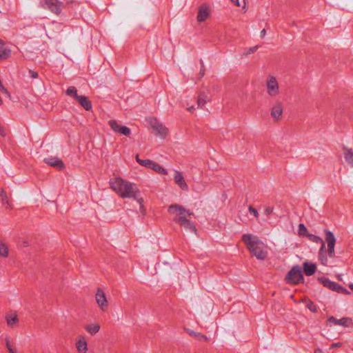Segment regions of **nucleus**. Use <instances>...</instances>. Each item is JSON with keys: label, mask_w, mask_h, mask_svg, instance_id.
I'll use <instances>...</instances> for the list:
<instances>
[{"label": "nucleus", "mask_w": 353, "mask_h": 353, "mask_svg": "<svg viewBox=\"0 0 353 353\" xmlns=\"http://www.w3.org/2000/svg\"><path fill=\"white\" fill-rule=\"evenodd\" d=\"M168 212L170 214H176L173 221L181 227H183L186 231L196 233L197 230L195 225L187 219V216H194V213L189 210L185 209L179 204H172L168 206Z\"/></svg>", "instance_id": "obj_2"}, {"label": "nucleus", "mask_w": 353, "mask_h": 353, "mask_svg": "<svg viewBox=\"0 0 353 353\" xmlns=\"http://www.w3.org/2000/svg\"><path fill=\"white\" fill-rule=\"evenodd\" d=\"M327 252L325 250V245L323 243L319 251V259L321 264L326 265L327 263Z\"/></svg>", "instance_id": "obj_20"}, {"label": "nucleus", "mask_w": 353, "mask_h": 353, "mask_svg": "<svg viewBox=\"0 0 353 353\" xmlns=\"http://www.w3.org/2000/svg\"><path fill=\"white\" fill-rule=\"evenodd\" d=\"M29 75L31 78L32 79H37L39 77V74L36 71H34V70H29Z\"/></svg>", "instance_id": "obj_40"}, {"label": "nucleus", "mask_w": 353, "mask_h": 353, "mask_svg": "<svg viewBox=\"0 0 353 353\" xmlns=\"http://www.w3.org/2000/svg\"><path fill=\"white\" fill-rule=\"evenodd\" d=\"M334 292L342 294H350V292L348 291L346 288L341 285L340 284H337L336 288H335Z\"/></svg>", "instance_id": "obj_31"}, {"label": "nucleus", "mask_w": 353, "mask_h": 353, "mask_svg": "<svg viewBox=\"0 0 353 353\" xmlns=\"http://www.w3.org/2000/svg\"><path fill=\"white\" fill-rule=\"evenodd\" d=\"M0 200L1 201L3 205H4L5 207L8 208L10 206L8 196L5 191L2 194H1Z\"/></svg>", "instance_id": "obj_32"}, {"label": "nucleus", "mask_w": 353, "mask_h": 353, "mask_svg": "<svg viewBox=\"0 0 353 353\" xmlns=\"http://www.w3.org/2000/svg\"><path fill=\"white\" fill-rule=\"evenodd\" d=\"M0 44L5 45V42L2 39H0Z\"/></svg>", "instance_id": "obj_50"}, {"label": "nucleus", "mask_w": 353, "mask_h": 353, "mask_svg": "<svg viewBox=\"0 0 353 353\" xmlns=\"http://www.w3.org/2000/svg\"><path fill=\"white\" fill-rule=\"evenodd\" d=\"M207 101V95L205 93H200L197 99V105L203 108Z\"/></svg>", "instance_id": "obj_25"}, {"label": "nucleus", "mask_w": 353, "mask_h": 353, "mask_svg": "<svg viewBox=\"0 0 353 353\" xmlns=\"http://www.w3.org/2000/svg\"><path fill=\"white\" fill-rule=\"evenodd\" d=\"M110 188L117 192L121 198H132L139 203H143V198L140 197V191L133 187V184L121 177L111 179L109 181Z\"/></svg>", "instance_id": "obj_1"}, {"label": "nucleus", "mask_w": 353, "mask_h": 353, "mask_svg": "<svg viewBox=\"0 0 353 353\" xmlns=\"http://www.w3.org/2000/svg\"><path fill=\"white\" fill-rule=\"evenodd\" d=\"M39 6L43 9L50 10L56 15H60L63 8V3L59 0H40Z\"/></svg>", "instance_id": "obj_5"}, {"label": "nucleus", "mask_w": 353, "mask_h": 353, "mask_svg": "<svg viewBox=\"0 0 353 353\" xmlns=\"http://www.w3.org/2000/svg\"><path fill=\"white\" fill-rule=\"evenodd\" d=\"M316 264L314 263L305 261L303 263V272L306 276H312L316 271Z\"/></svg>", "instance_id": "obj_13"}, {"label": "nucleus", "mask_w": 353, "mask_h": 353, "mask_svg": "<svg viewBox=\"0 0 353 353\" xmlns=\"http://www.w3.org/2000/svg\"><path fill=\"white\" fill-rule=\"evenodd\" d=\"M318 281L325 288L334 291L335 288H336L337 283L331 281L327 277H319Z\"/></svg>", "instance_id": "obj_17"}, {"label": "nucleus", "mask_w": 353, "mask_h": 353, "mask_svg": "<svg viewBox=\"0 0 353 353\" xmlns=\"http://www.w3.org/2000/svg\"><path fill=\"white\" fill-rule=\"evenodd\" d=\"M349 288H350L351 290H353V283H350V284L349 285Z\"/></svg>", "instance_id": "obj_49"}, {"label": "nucleus", "mask_w": 353, "mask_h": 353, "mask_svg": "<svg viewBox=\"0 0 353 353\" xmlns=\"http://www.w3.org/2000/svg\"><path fill=\"white\" fill-rule=\"evenodd\" d=\"M6 320L8 325L13 326L18 321V318L17 315L9 316L6 317Z\"/></svg>", "instance_id": "obj_33"}, {"label": "nucleus", "mask_w": 353, "mask_h": 353, "mask_svg": "<svg viewBox=\"0 0 353 353\" xmlns=\"http://www.w3.org/2000/svg\"><path fill=\"white\" fill-rule=\"evenodd\" d=\"M307 237L308 238V239L314 243H321V245H323V243H325V242L323 241V240L319 236L316 235V234H308Z\"/></svg>", "instance_id": "obj_27"}, {"label": "nucleus", "mask_w": 353, "mask_h": 353, "mask_svg": "<svg viewBox=\"0 0 353 353\" xmlns=\"http://www.w3.org/2000/svg\"><path fill=\"white\" fill-rule=\"evenodd\" d=\"M6 347L8 348L10 353H15L14 350L12 347L10 342V339L8 337L6 338Z\"/></svg>", "instance_id": "obj_38"}, {"label": "nucleus", "mask_w": 353, "mask_h": 353, "mask_svg": "<svg viewBox=\"0 0 353 353\" xmlns=\"http://www.w3.org/2000/svg\"><path fill=\"white\" fill-rule=\"evenodd\" d=\"M298 234L299 236H307L308 230L303 223H300L298 227Z\"/></svg>", "instance_id": "obj_29"}, {"label": "nucleus", "mask_w": 353, "mask_h": 353, "mask_svg": "<svg viewBox=\"0 0 353 353\" xmlns=\"http://www.w3.org/2000/svg\"><path fill=\"white\" fill-rule=\"evenodd\" d=\"M4 45L0 44V60L8 59L11 54L10 48H3Z\"/></svg>", "instance_id": "obj_23"}, {"label": "nucleus", "mask_w": 353, "mask_h": 353, "mask_svg": "<svg viewBox=\"0 0 353 353\" xmlns=\"http://www.w3.org/2000/svg\"><path fill=\"white\" fill-rule=\"evenodd\" d=\"M285 281L291 285H298L304 282V276L301 268L298 265H294L285 276Z\"/></svg>", "instance_id": "obj_4"}, {"label": "nucleus", "mask_w": 353, "mask_h": 353, "mask_svg": "<svg viewBox=\"0 0 353 353\" xmlns=\"http://www.w3.org/2000/svg\"><path fill=\"white\" fill-rule=\"evenodd\" d=\"M150 168L159 174H161L163 175L168 174V172L165 168H163L159 163H156L154 161L152 162V165L150 166Z\"/></svg>", "instance_id": "obj_22"}, {"label": "nucleus", "mask_w": 353, "mask_h": 353, "mask_svg": "<svg viewBox=\"0 0 353 353\" xmlns=\"http://www.w3.org/2000/svg\"><path fill=\"white\" fill-rule=\"evenodd\" d=\"M258 48H259V46H255L254 47L250 48L248 51L247 52L246 54H250L255 52L256 51V50L258 49Z\"/></svg>", "instance_id": "obj_42"}, {"label": "nucleus", "mask_w": 353, "mask_h": 353, "mask_svg": "<svg viewBox=\"0 0 353 353\" xmlns=\"http://www.w3.org/2000/svg\"><path fill=\"white\" fill-rule=\"evenodd\" d=\"M306 306L311 312L314 313L317 312V307L312 301H309L307 303Z\"/></svg>", "instance_id": "obj_36"}, {"label": "nucleus", "mask_w": 353, "mask_h": 353, "mask_svg": "<svg viewBox=\"0 0 353 353\" xmlns=\"http://www.w3.org/2000/svg\"><path fill=\"white\" fill-rule=\"evenodd\" d=\"M342 345V343L338 342V343H334L331 345L330 349H334L336 347H339Z\"/></svg>", "instance_id": "obj_45"}, {"label": "nucleus", "mask_w": 353, "mask_h": 353, "mask_svg": "<svg viewBox=\"0 0 353 353\" xmlns=\"http://www.w3.org/2000/svg\"><path fill=\"white\" fill-rule=\"evenodd\" d=\"M3 103V101L1 99V98L0 97V105Z\"/></svg>", "instance_id": "obj_53"}, {"label": "nucleus", "mask_w": 353, "mask_h": 353, "mask_svg": "<svg viewBox=\"0 0 353 353\" xmlns=\"http://www.w3.org/2000/svg\"><path fill=\"white\" fill-rule=\"evenodd\" d=\"M65 93L68 96L72 97L75 100L79 97L77 94V89L74 86L68 87Z\"/></svg>", "instance_id": "obj_26"}, {"label": "nucleus", "mask_w": 353, "mask_h": 353, "mask_svg": "<svg viewBox=\"0 0 353 353\" xmlns=\"http://www.w3.org/2000/svg\"><path fill=\"white\" fill-rule=\"evenodd\" d=\"M233 3H235L236 6H240V3H239V0H231Z\"/></svg>", "instance_id": "obj_47"}, {"label": "nucleus", "mask_w": 353, "mask_h": 353, "mask_svg": "<svg viewBox=\"0 0 353 353\" xmlns=\"http://www.w3.org/2000/svg\"><path fill=\"white\" fill-rule=\"evenodd\" d=\"M243 241L250 252L257 259L264 260L267 256V252L263 249V243L258 237L252 234H245L242 236Z\"/></svg>", "instance_id": "obj_3"}, {"label": "nucleus", "mask_w": 353, "mask_h": 353, "mask_svg": "<svg viewBox=\"0 0 353 353\" xmlns=\"http://www.w3.org/2000/svg\"><path fill=\"white\" fill-rule=\"evenodd\" d=\"M85 110L90 111L92 110V105L91 101L86 96L79 95L76 100Z\"/></svg>", "instance_id": "obj_16"}, {"label": "nucleus", "mask_w": 353, "mask_h": 353, "mask_svg": "<svg viewBox=\"0 0 353 353\" xmlns=\"http://www.w3.org/2000/svg\"><path fill=\"white\" fill-rule=\"evenodd\" d=\"M337 325L343 326L345 327H352L353 326V321L351 318L343 317L338 320Z\"/></svg>", "instance_id": "obj_21"}, {"label": "nucleus", "mask_w": 353, "mask_h": 353, "mask_svg": "<svg viewBox=\"0 0 353 353\" xmlns=\"http://www.w3.org/2000/svg\"><path fill=\"white\" fill-rule=\"evenodd\" d=\"M188 333L190 336L197 338L199 340L208 341V337L205 335L201 334L200 332L188 330Z\"/></svg>", "instance_id": "obj_30"}, {"label": "nucleus", "mask_w": 353, "mask_h": 353, "mask_svg": "<svg viewBox=\"0 0 353 353\" xmlns=\"http://www.w3.org/2000/svg\"><path fill=\"white\" fill-rule=\"evenodd\" d=\"M344 158L345 161L353 167V150L346 146L343 147Z\"/></svg>", "instance_id": "obj_19"}, {"label": "nucleus", "mask_w": 353, "mask_h": 353, "mask_svg": "<svg viewBox=\"0 0 353 353\" xmlns=\"http://www.w3.org/2000/svg\"><path fill=\"white\" fill-rule=\"evenodd\" d=\"M267 92L271 97H276L279 94V84L274 77H270L267 81Z\"/></svg>", "instance_id": "obj_9"}, {"label": "nucleus", "mask_w": 353, "mask_h": 353, "mask_svg": "<svg viewBox=\"0 0 353 353\" xmlns=\"http://www.w3.org/2000/svg\"><path fill=\"white\" fill-rule=\"evenodd\" d=\"M63 8H75L79 6V3L75 1H67L65 3H63Z\"/></svg>", "instance_id": "obj_35"}, {"label": "nucleus", "mask_w": 353, "mask_h": 353, "mask_svg": "<svg viewBox=\"0 0 353 353\" xmlns=\"http://www.w3.org/2000/svg\"><path fill=\"white\" fill-rule=\"evenodd\" d=\"M325 239L327 244V254L330 258L335 257L334 246L336 244V238L334 233L327 229L324 230Z\"/></svg>", "instance_id": "obj_6"}, {"label": "nucleus", "mask_w": 353, "mask_h": 353, "mask_svg": "<svg viewBox=\"0 0 353 353\" xmlns=\"http://www.w3.org/2000/svg\"><path fill=\"white\" fill-rule=\"evenodd\" d=\"M200 64H201V69L199 71V77H200V79H201L202 77H204L205 72V65H204V63H203V61L202 59L200 60Z\"/></svg>", "instance_id": "obj_37"}, {"label": "nucleus", "mask_w": 353, "mask_h": 353, "mask_svg": "<svg viewBox=\"0 0 353 353\" xmlns=\"http://www.w3.org/2000/svg\"><path fill=\"white\" fill-rule=\"evenodd\" d=\"M85 329L91 335H94V334H97L99 331L100 325H98V324L87 325L85 327Z\"/></svg>", "instance_id": "obj_24"}, {"label": "nucleus", "mask_w": 353, "mask_h": 353, "mask_svg": "<svg viewBox=\"0 0 353 353\" xmlns=\"http://www.w3.org/2000/svg\"><path fill=\"white\" fill-rule=\"evenodd\" d=\"M43 161L48 165L57 168L58 170H63L65 168L64 163L58 157H49L45 158Z\"/></svg>", "instance_id": "obj_11"}, {"label": "nucleus", "mask_w": 353, "mask_h": 353, "mask_svg": "<svg viewBox=\"0 0 353 353\" xmlns=\"http://www.w3.org/2000/svg\"><path fill=\"white\" fill-rule=\"evenodd\" d=\"M210 15L209 7L207 4L203 3L199 8L197 14V21L199 22L205 21Z\"/></svg>", "instance_id": "obj_12"}, {"label": "nucleus", "mask_w": 353, "mask_h": 353, "mask_svg": "<svg viewBox=\"0 0 353 353\" xmlns=\"http://www.w3.org/2000/svg\"><path fill=\"white\" fill-rule=\"evenodd\" d=\"M0 256L7 257L8 256V248L7 245L0 240Z\"/></svg>", "instance_id": "obj_28"}, {"label": "nucleus", "mask_w": 353, "mask_h": 353, "mask_svg": "<svg viewBox=\"0 0 353 353\" xmlns=\"http://www.w3.org/2000/svg\"><path fill=\"white\" fill-rule=\"evenodd\" d=\"M95 299L99 307L105 311L108 308V301L105 292L101 288H98L96 292Z\"/></svg>", "instance_id": "obj_10"}, {"label": "nucleus", "mask_w": 353, "mask_h": 353, "mask_svg": "<svg viewBox=\"0 0 353 353\" xmlns=\"http://www.w3.org/2000/svg\"><path fill=\"white\" fill-rule=\"evenodd\" d=\"M274 208L273 207H267L265 210L264 213L266 216H269L270 214L273 212Z\"/></svg>", "instance_id": "obj_41"}, {"label": "nucleus", "mask_w": 353, "mask_h": 353, "mask_svg": "<svg viewBox=\"0 0 353 353\" xmlns=\"http://www.w3.org/2000/svg\"><path fill=\"white\" fill-rule=\"evenodd\" d=\"M321 352H322V351L320 349H317L315 350V353H321Z\"/></svg>", "instance_id": "obj_48"}, {"label": "nucleus", "mask_w": 353, "mask_h": 353, "mask_svg": "<svg viewBox=\"0 0 353 353\" xmlns=\"http://www.w3.org/2000/svg\"><path fill=\"white\" fill-rule=\"evenodd\" d=\"M339 319H336L334 316H331L327 319V321L329 323H333L334 325H337V321Z\"/></svg>", "instance_id": "obj_43"}, {"label": "nucleus", "mask_w": 353, "mask_h": 353, "mask_svg": "<svg viewBox=\"0 0 353 353\" xmlns=\"http://www.w3.org/2000/svg\"><path fill=\"white\" fill-rule=\"evenodd\" d=\"M193 109H194V107H193V106H192V107H190L188 110H189L190 111H192Z\"/></svg>", "instance_id": "obj_52"}, {"label": "nucleus", "mask_w": 353, "mask_h": 353, "mask_svg": "<svg viewBox=\"0 0 353 353\" xmlns=\"http://www.w3.org/2000/svg\"><path fill=\"white\" fill-rule=\"evenodd\" d=\"M174 181L175 183L179 186V188L183 190H188V185H187L183 176L181 172L179 171H175L174 172Z\"/></svg>", "instance_id": "obj_14"}, {"label": "nucleus", "mask_w": 353, "mask_h": 353, "mask_svg": "<svg viewBox=\"0 0 353 353\" xmlns=\"http://www.w3.org/2000/svg\"><path fill=\"white\" fill-rule=\"evenodd\" d=\"M0 135L3 137H6V133L4 127L0 123Z\"/></svg>", "instance_id": "obj_44"}, {"label": "nucleus", "mask_w": 353, "mask_h": 353, "mask_svg": "<svg viewBox=\"0 0 353 353\" xmlns=\"http://www.w3.org/2000/svg\"><path fill=\"white\" fill-rule=\"evenodd\" d=\"M248 210H249V212H250L251 214H252L254 215V217L257 218V217L259 216V212H258L257 210H256V209H255L254 207H252V206H251V205H250V206L249 207V209H248Z\"/></svg>", "instance_id": "obj_39"}, {"label": "nucleus", "mask_w": 353, "mask_h": 353, "mask_svg": "<svg viewBox=\"0 0 353 353\" xmlns=\"http://www.w3.org/2000/svg\"><path fill=\"white\" fill-rule=\"evenodd\" d=\"M283 112V107L281 102H277L271 110V116L276 121H279L281 119Z\"/></svg>", "instance_id": "obj_15"}, {"label": "nucleus", "mask_w": 353, "mask_h": 353, "mask_svg": "<svg viewBox=\"0 0 353 353\" xmlns=\"http://www.w3.org/2000/svg\"><path fill=\"white\" fill-rule=\"evenodd\" d=\"M108 124L114 132L119 133L126 137H129L131 134V130L128 127L119 125L115 120L108 121Z\"/></svg>", "instance_id": "obj_7"}, {"label": "nucleus", "mask_w": 353, "mask_h": 353, "mask_svg": "<svg viewBox=\"0 0 353 353\" xmlns=\"http://www.w3.org/2000/svg\"><path fill=\"white\" fill-rule=\"evenodd\" d=\"M152 162L153 161L150 159H138V163L139 165L149 168L152 165Z\"/></svg>", "instance_id": "obj_34"}, {"label": "nucleus", "mask_w": 353, "mask_h": 353, "mask_svg": "<svg viewBox=\"0 0 353 353\" xmlns=\"http://www.w3.org/2000/svg\"><path fill=\"white\" fill-rule=\"evenodd\" d=\"M150 125L155 131V134L157 136L162 138H165L166 137L168 132V128L162 123H159L157 119H152L150 121Z\"/></svg>", "instance_id": "obj_8"}, {"label": "nucleus", "mask_w": 353, "mask_h": 353, "mask_svg": "<svg viewBox=\"0 0 353 353\" xmlns=\"http://www.w3.org/2000/svg\"><path fill=\"white\" fill-rule=\"evenodd\" d=\"M76 347L79 353H87L88 344L83 336H80L76 343Z\"/></svg>", "instance_id": "obj_18"}, {"label": "nucleus", "mask_w": 353, "mask_h": 353, "mask_svg": "<svg viewBox=\"0 0 353 353\" xmlns=\"http://www.w3.org/2000/svg\"><path fill=\"white\" fill-rule=\"evenodd\" d=\"M265 34H266V30H265V29H263V30H261V37H262V38H263V37H265Z\"/></svg>", "instance_id": "obj_46"}, {"label": "nucleus", "mask_w": 353, "mask_h": 353, "mask_svg": "<svg viewBox=\"0 0 353 353\" xmlns=\"http://www.w3.org/2000/svg\"><path fill=\"white\" fill-rule=\"evenodd\" d=\"M138 159H140L139 158V154H137L136 155V160H137V162H138Z\"/></svg>", "instance_id": "obj_51"}]
</instances>
